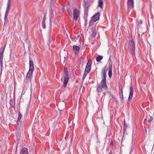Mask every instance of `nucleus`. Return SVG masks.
Segmentation results:
<instances>
[{
	"label": "nucleus",
	"instance_id": "nucleus-1",
	"mask_svg": "<svg viewBox=\"0 0 154 154\" xmlns=\"http://www.w3.org/2000/svg\"><path fill=\"white\" fill-rule=\"evenodd\" d=\"M91 63L92 62L91 60H89L87 63L85 69V72L82 78V80H84L87 75L90 72L91 69Z\"/></svg>",
	"mask_w": 154,
	"mask_h": 154
},
{
	"label": "nucleus",
	"instance_id": "nucleus-2",
	"mask_svg": "<svg viewBox=\"0 0 154 154\" xmlns=\"http://www.w3.org/2000/svg\"><path fill=\"white\" fill-rule=\"evenodd\" d=\"M128 50L130 51L132 55H135V43L133 40H130L128 45Z\"/></svg>",
	"mask_w": 154,
	"mask_h": 154
},
{
	"label": "nucleus",
	"instance_id": "nucleus-3",
	"mask_svg": "<svg viewBox=\"0 0 154 154\" xmlns=\"http://www.w3.org/2000/svg\"><path fill=\"white\" fill-rule=\"evenodd\" d=\"M64 72L65 74L64 77V81L63 82V87L65 88L69 81V76H68V72L67 70V68L66 67H65L64 68Z\"/></svg>",
	"mask_w": 154,
	"mask_h": 154
},
{
	"label": "nucleus",
	"instance_id": "nucleus-4",
	"mask_svg": "<svg viewBox=\"0 0 154 154\" xmlns=\"http://www.w3.org/2000/svg\"><path fill=\"white\" fill-rule=\"evenodd\" d=\"M107 87L106 82L101 81L100 84L97 87V90L99 92L101 93L102 91V88L105 90L107 89Z\"/></svg>",
	"mask_w": 154,
	"mask_h": 154
},
{
	"label": "nucleus",
	"instance_id": "nucleus-5",
	"mask_svg": "<svg viewBox=\"0 0 154 154\" xmlns=\"http://www.w3.org/2000/svg\"><path fill=\"white\" fill-rule=\"evenodd\" d=\"M80 14V11L77 9L75 8L73 11V20L75 21H76L79 17Z\"/></svg>",
	"mask_w": 154,
	"mask_h": 154
},
{
	"label": "nucleus",
	"instance_id": "nucleus-6",
	"mask_svg": "<svg viewBox=\"0 0 154 154\" xmlns=\"http://www.w3.org/2000/svg\"><path fill=\"white\" fill-rule=\"evenodd\" d=\"M5 48V47L4 48H2L0 49V63L1 67L3 66V57Z\"/></svg>",
	"mask_w": 154,
	"mask_h": 154
},
{
	"label": "nucleus",
	"instance_id": "nucleus-7",
	"mask_svg": "<svg viewBox=\"0 0 154 154\" xmlns=\"http://www.w3.org/2000/svg\"><path fill=\"white\" fill-rule=\"evenodd\" d=\"M107 71V69L106 68V66L103 68L102 70V73L103 79L102 80L103 81L106 82V73Z\"/></svg>",
	"mask_w": 154,
	"mask_h": 154
},
{
	"label": "nucleus",
	"instance_id": "nucleus-8",
	"mask_svg": "<svg viewBox=\"0 0 154 154\" xmlns=\"http://www.w3.org/2000/svg\"><path fill=\"white\" fill-rule=\"evenodd\" d=\"M11 7V5L10 2V0H8L4 17V19L5 20L7 18V16L8 14V12L10 10Z\"/></svg>",
	"mask_w": 154,
	"mask_h": 154
},
{
	"label": "nucleus",
	"instance_id": "nucleus-9",
	"mask_svg": "<svg viewBox=\"0 0 154 154\" xmlns=\"http://www.w3.org/2000/svg\"><path fill=\"white\" fill-rule=\"evenodd\" d=\"M130 92L129 97L128 98V101L129 102H130L131 101V99L133 97L134 93L133 88L132 86V85H131V86L130 87Z\"/></svg>",
	"mask_w": 154,
	"mask_h": 154
},
{
	"label": "nucleus",
	"instance_id": "nucleus-10",
	"mask_svg": "<svg viewBox=\"0 0 154 154\" xmlns=\"http://www.w3.org/2000/svg\"><path fill=\"white\" fill-rule=\"evenodd\" d=\"M100 16V13L97 12L92 17L91 19L94 22H95L99 19Z\"/></svg>",
	"mask_w": 154,
	"mask_h": 154
},
{
	"label": "nucleus",
	"instance_id": "nucleus-11",
	"mask_svg": "<svg viewBox=\"0 0 154 154\" xmlns=\"http://www.w3.org/2000/svg\"><path fill=\"white\" fill-rule=\"evenodd\" d=\"M29 71L33 72L34 70V63L32 58L30 57H29Z\"/></svg>",
	"mask_w": 154,
	"mask_h": 154
},
{
	"label": "nucleus",
	"instance_id": "nucleus-12",
	"mask_svg": "<svg viewBox=\"0 0 154 154\" xmlns=\"http://www.w3.org/2000/svg\"><path fill=\"white\" fill-rule=\"evenodd\" d=\"M119 93L120 96V98L121 101H122L123 99V88L122 87L119 86Z\"/></svg>",
	"mask_w": 154,
	"mask_h": 154
},
{
	"label": "nucleus",
	"instance_id": "nucleus-13",
	"mask_svg": "<svg viewBox=\"0 0 154 154\" xmlns=\"http://www.w3.org/2000/svg\"><path fill=\"white\" fill-rule=\"evenodd\" d=\"M97 34V32L96 30L94 29H92L91 30L90 36L92 38H94L96 37Z\"/></svg>",
	"mask_w": 154,
	"mask_h": 154
},
{
	"label": "nucleus",
	"instance_id": "nucleus-14",
	"mask_svg": "<svg viewBox=\"0 0 154 154\" xmlns=\"http://www.w3.org/2000/svg\"><path fill=\"white\" fill-rule=\"evenodd\" d=\"M32 72H33L29 71H28L26 76V80L30 81L31 80V76L32 75Z\"/></svg>",
	"mask_w": 154,
	"mask_h": 154
},
{
	"label": "nucleus",
	"instance_id": "nucleus-15",
	"mask_svg": "<svg viewBox=\"0 0 154 154\" xmlns=\"http://www.w3.org/2000/svg\"><path fill=\"white\" fill-rule=\"evenodd\" d=\"M20 154H28L27 149L25 147L22 148L20 152Z\"/></svg>",
	"mask_w": 154,
	"mask_h": 154
},
{
	"label": "nucleus",
	"instance_id": "nucleus-16",
	"mask_svg": "<svg viewBox=\"0 0 154 154\" xmlns=\"http://www.w3.org/2000/svg\"><path fill=\"white\" fill-rule=\"evenodd\" d=\"M98 7L102 9L103 7V0H99L98 2Z\"/></svg>",
	"mask_w": 154,
	"mask_h": 154
},
{
	"label": "nucleus",
	"instance_id": "nucleus-17",
	"mask_svg": "<svg viewBox=\"0 0 154 154\" xmlns=\"http://www.w3.org/2000/svg\"><path fill=\"white\" fill-rule=\"evenodd\" d=\"M128 4L131 6L132 8L133 9L134 8V0H128Z\"/></svg>",
	"mask_w": 154,
	"mask_h": 154
},
{
	"label": "nucleus",
	"instance_id": "nucleus-18",
	"mask_svg": "<svg viewBox=\"0 0 154 154\" xmlns=\"http://www.w3.org/2000/svg\"><path fill=\"white\" fill-rule=\"evenodd\" d=\"M18 120L17 122V124H18L19 122H21V118L22 117V114L20 111H18Z\"/></svg>",
	"mask_w": 154,
	"mask_h": 154
},
{
	"label": "nucleus",
	"instance_id": "nucleus-19",
	"mask_svg": "<svg viewBox=\"0 0 154 154\" xmlns=\"http://www.w3.org/2000/svg\"><path fill=\"white\" fill-rule=\"evenodd\" d=\"M108 75L109 78L112 76V66H111L109 67V69Z\"/></svg>",
	"mask_w": 154,
	"mask_h": 154
},
{
	"label": "nucleus",
	"instance_id": "nucleus-20",
	"mask_svg": "<svg viewBox=\"0 0 154 154\" xmlns=\"http://www.w3.org/2000/svg\"><path fill=\"white\" fill-rule=\"evenodd\" d=\"M79 47L78 46L74 45L73 46V51H78L79 50Z\"/></svg>",
	"mask_w": 154,
	"mask_h": 154
},
{
	"label": "nucleus",
	"instance_id": "nucleus-21",
	"mask_svg": "<svg viewBox=\"0 0 154 154\" xmlns=\"http://www.w3.org/2000/svg\"><path fill=\"white\" fill-rule=\"evenodd\" d=\"M11 106L13 107H14L15 106L14 102L12 100H10L9 102Z\"/></svg>",
	"mask_w": 154,
	"mask_h": 154
},
{
	"label": "nucleus",
	"instance_id": "nucleus-22",
	"mask_svg": "<svg viewBox=\"0 0 154 154\" xmlns=\"http://www.w3.org/2000/svg\"><path fill=\"white\" fill-rule=\"evenodd\" d=\"M103 58V57L101 56H99L96 58V61L98 62H100Z\"/></svg>",
	"mask_w": 154,
	"mask_h": 154
},
{
	"label": "nucleus",
	"instance_id": "nucleus-23",
	"mask_svg": "<svg viewBox=\"0 0 154 154\" xmlns=\"http://www.w3.org/2000/svg\"><path fill=\"white\" fill-rule=\"evenodd\" d=\"M88 10L87 9H86L84 11V16L85 18L87 17L88 14Z\"/></svg>",
	"mask_w": 154,
	"mask_h": 154
},
{
	"label": "nucleus",
	"instance_id": "nucleus-24",
	"mask_svg": "<svg viewBox=\"0 0 154 154\" xmlns=\"http://www.w3.org/2000/svg\"><path fill=\"white\" fill-rule=\"evenodd\" d=\"M110 147H111L112 149L113 148V146H114V144H113V141L112 140L111 141V142L110 143Z\"/></svg>",
	"mask_w": 154,
	"mask_h": 154
},
{
	"label": "nucleus",
	"instance_id": "nucleus-25",
	"mask_svg": "<svg viewBox=\"0 0 154 154\" xmlns=\"http://www.w3.org/2000/svg\"><path fill=\"white\" fill-rule=\"evenodd\" d=\"M42 27L44 29H45V22H42Z\"/></svg>",
	"mask_w": 154,
	"mask_h": 154
},
{
	"label": "nucleus",
	"instance_id": "nucleus-26",
	"mask_svg": "<svg viewBox=\"0 0 154 154\" xmlns=\"http://www.w3.org/2000/svg\"><path fill=\"white\" fill-rule=\"evenodd\" d=\"M152 120L153 118L151 117L150 118V119L148 120V122L149 123H150Z\"/></svg>",
	"mask_w": 154,
	"mask_h": 154
},
{
	"label": "nucleus",
	"instance_id": "nucleus-27",
	"mask_svg": "<svg viewBox=\"0 0 154 154\" xmlns=\"http://www.w3.org/2000/svg\"><path fill=\"white\" fill-rule=\"evenodd\" d=\"M46 15H45L44 16L43 19L42 21V22H45L46 19Z\"/></svg>",
	"mask_w": 154,
	"mask_h": 154
},
{
	"label": "nucleus",
	"instance_id": "nucleus-28",
	"mask_svg": "<svg viewBox=\"0 0 154 154\" xmlns=\"http://www.w3.org/2000/svg\"><path fill=\"white\" fill-rule=\"evenodd\" d=\"M126 131V128L125 127V128H124V130H123V135L124 134H125Z\"/></svg>",
	"mask_w": 154,
	"mask_h": 154
},
{
	"label": "nucleus",
	"instance_id": "nucleus-29",
	"mask_svg": "<svg viewBox=\"0 0 154 154\" xmlns=\"http://www.w3.org/2000/svg\"><path fill=\"white\" fill-rule=\"evenodd\" d=\"M125 127L126 128V129L128 127V125L125 124V122H124V128H125Z\"/></svg>",
	"mask_w": 154,
	"mask_h": 154
},
{
	"label": "nucleus",
	"instance_id": "nucleus-30",
	"mask_svg": "<svg viewBox=\"0 0 154 154\" xmlns=\"http://www.w3.org/2000/svg\"><path fill=\"white\" fill-rule=\"evenodd\" d=\"M144 129H145V132H146V133L147 132V129H146V128L145 127V126H144Z\"/></svg>",
	"mask_w": 154,
	"mask_h": 154
},
{
	"label": "nucleus",
	"instance_id": "nucleus-31",
	"mask_svg": "<svg viewBox=\"0 0 154 154\" xmlns=\"http://www.w3.org/2000/svg\"><path fill=\"white\" fill-rule=\"evenodd\" d=\"M92 22V21H91V20L90 22H89V25L90 26H91V23Z\"/></svg>",
	"mask_w": 154,
	"mask_h": 154
},
{
	"label": "nucleus",
	"instance_id": "nucleus-32",
	"mask_svg": "<svg viewBox=\"0 0 154 154\" xmlns=\"http://www.w3.org/2000/svg\"><path fill=\"white\" fill-rule=\"evenodd\" d=\"M112 151L111 150L110 151V152L108 154H112Z\"/></svg>",
	"mask_w": 154,
	"mask_h": 154
},
{
	"label": "nucleus",
	"instance_id": "nucleus-33",
	"mask_svg": "<svg viewBox=\"0 0 154 154\" xmlns=\"http://www.w3.org/2000/svg\"><path fill=\"white\" fill-rule=\"evenodd\" d=\"M50 20L51 22V17L50 18Z\"/></svg>",
	"mask_w": 154,
	"mask_h": 154
},
{
	"label": "nucleus",
	"instance_id": "nucleus-34",
	"mask_svg": "<svg viewBox=\"0 0 154 154\" xmlns=\"http://www.w3.org/2000/svg\"><path fill=\"white\" fill-rule=\"evenodd\" d=\"M140 23L141 24H142V20H140Z\"/></svg>",
	"mask_w": 154,
	"mask_h": 154
},
{
	"label": "nucleus",
	"instance_id": "nucleus-35",
	"mask_svg": "<svg viewBox=\"0 0 154 154\" xmlns=\"http://www.w3.org/2000/svg\"><path fill=\"white\" fill-rule=\"evenodd\" d=\"M64 58L65 59L64 62H65V61L66 60V57H64Z\"/></svg>",
	"mask_w": 154,
	"mask_h": 154
},
{
	"label": "nucleus",
	"instance_id": "nucleus-36",
	"mask_svg": "<svg viewBox=\"0 0 154 154\" xmlns=\"http://www.w3.org/2000/svg\"><path fill=\"white\" fill-rule=\"evenodd\" d=\"M70 11L71 13V11L70 10V11H69V10L68 11Z\"/></svg>",
	"mask_w": 154,
	"mask_h": 154
},
{
	"label": "nucleus",
	"instance_id": "nucleus-37",
	"mask_svg": "<svg viewBox=\"0 0 154 154\" xmlns=\"http://www.w3.org/2000/svg\"><path fill=\"white\" fill-rule=\"evenodd\" d=\"M61 80L62 81V80H63L62 78H61Z\"/></svg>",
	"mask_w": 154,
	"mask_h": 154
},
{
	"label": "nucleus",
	"instance_id": "nucleus-38",
	"mask_svg": "<svg viewBox=\"0 0 154 154\" xmlns=\"http://www.w3.org/2000/svg\"><path fill=\"white\" fill-rule=\"evenodd\" d=\"M53 0H51V2L52 1H53Z\"/></svg>",
	"mask_w": 154,
	"mask_h": 154
}]
</instances>
